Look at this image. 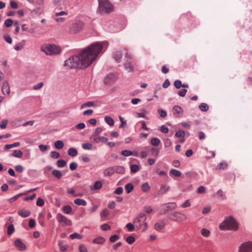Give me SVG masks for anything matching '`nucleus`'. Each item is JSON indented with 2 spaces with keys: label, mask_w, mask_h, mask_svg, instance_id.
<instances>
[{
  "label": "nucleus",
  "mask_w": 252,
  "mask_h": 252,
  "mask_svg": "<svg viewBox=\"0 0 252 252\" xmlns=\"http://www.w3.org/2000/svg\"><path fill=\"white\" fill-rule=\"evenodd\" d=\"M103 43L95 42L84 49L78 55L72 56L65 61L64 65L69 68H86L96 59L103 49Z\"/></svg>",
  "instance_id": "obj_1"
},
{
  "label": "nucleus",
  "mask_w": 252,
  "mask_h": 252,
  "mask_svg": "<svg viewBox=\"0 0 252 252\" xmlns=\"http://www.w3.org/2000/svg\"><path fill=\"white\" fill-rule=\"evenodd\" d=\"M146 220L147 216L145 214L140 213L138 214L133 220L135 228L138 230L142 229L143 231H145L148 227Z\"/></svg>",
  "instance_id": "obj_2"
},
{
  "label": "nucleus",
  "mask_w": 252,
  "mask_h": 252,
  "mask_svg": "<svg viewBox=\"0 0 252 252\" xmlns=\"http://www.w3.org/2000/svg\"><path fill=\"white\" fill-rule=\"evenodd\" d=\"M219 227L221 230H236L238 228V226L234 218L229 217L226 218L220 224Z\"/></svg>",
  "instance_id": "obj_3"
},
{
  "label": "nucleus",
  "mask_w": 252,
  "mask_h": 252,
  "mask_svg": "<svg viewBox=\"0 0 252 252\" xmlns=\"http://www.w3.org/2000/svg\"><path fill=\"white\" fill-rule=\"evenodd\" d=\"M41 50L47 55L52 56L57 55L61 52V48L54 44H47L42 46Z\"/></svg>",
  "instance_id": "obj_4"
},
{
  "label": "nucleus",
  "mask_w": 252,
  "mask_h": 252,
  "mask_svg": "<svg viewBox=\"0 0 252 252\" xmlns=\"http://www.w3.org/2000/svg\"><path fill=\"white\" fill-rule=\"evenodd\" d=\"M98 11L101 13H109L113 10V6L108 0H98Z\"/></svg>",
  "instance_id": "obj_5"
},
{
  "label": "nucleus",
  "mask_w": 252,
  "mask_h": 252,
  "mask_svg": "<svg viewBox=\"0 0 252 252\" xmlns=\"http://www.w3.org/2000/svg\"><path fill=\"white\" fill-rule=\"evenodd\" d=\"M84 27V23L82 21H78L73 23L69 27V32L71 34H75L81 32Z\"/></svg>",
  "instance_id": "obj_6"
},
{
  "label": "nucleus",
  "mask_w": 252,
  "mask_h": 252,
  "mask_svg": "<svg viewBox=\"0 0 252 252\" xmlns=\"http://www.w3.org/2000/svg\"><path fill=\"white\" fill-rule=\"evenodd\" d=\"M169 217L170 220L177 222L185 220L187 218L185 214L176 211L171 213Z\"/></svg>",
  "instance_id": "obj_7"
},
{
  "label": "nucleus",
  "mask_w": 252,
  "mask_h": 252,
  "mask_svg": "<svg viewBox=\"0 0 252 252\" xmlns=\"http://www.w3.org/2000/svg\"><path fill=\"white\" fill-rule=\"evenodd\" d=\"M238 252H252V242L242 243L239 247Z\"/></svg>",
  "instance_id": "obj_8"
},
{
  "label": "nucleus",
  "mask_w": 252,
  "mask_h": 252,
  "mask_svg": "<svg viewBox=\"0 0 252 252\" xmlns=\"http://www.w3.org/2000/svg\"><path fill=\"white\" fill-rule=\"evenodd\" d=\"M57 219L58 222L63 225H71V221L65 216L59 213L57 215Z\"/></svg>",
  "instance_id": "obj_9"
},
{
  "label": "nucleus",
  "mask_w": 252,
  "mask_h": 252,
  "mask_svg": "<svg viewBox=\"0 0 252 252\" xmlns=\"http://www.w3.org/2000/svg\"><path fill=\"white\" fill-rule=\"evenodd\" d=\"M117 80L116 76L113 74H108L104 79V83L106 85L114 84Z\"/></svg>",
  "instance_id": "obj_10"
},
{
  "label": "nucleus",
  "mask_w": 252,
  "mask_h": 252,
  "mask_svg": "<svg viewBox=\"0 0 252 252\" xmlns=\"http://www.w3.org/2000/svg\"><path fill=\"white\" fill-rule=\"evenodd\" d=\"M170 187L168 185L162 184L160 186L159 189L157 193L155 194V196L157 197L159 195H162L169 191Z\"/></svg>",
  "instance_id": "obj_11"
},
{
  "label": "nucleus",
  "mask_w": 252,
  "mask_h": 252,
  "mask_svg": "<svg viewBox=\"0 0 252 252\" xmlns=\"http://www.w3.org/2000/svg\"><path fill=\"white\" fill-rule=\"evenodd\" d=\"M1 92L3 95H8L10 93V86L7 81H5L2 85Z\"/></svg>",
  "instance_id": "obj_12"
},
{
  "label": "nucleus",
  "mask_w": 252,
  "mask_h": 252,
  "mask_svg": "<svg viewBox=\"0 0 252 252\" xmlns=\"http://www.w3.org/2000/svg\"><path fill=\"white\" fill-rule=\"evenodd\" d=\"M173 112L176 117H180L183 113V110L180 106L176 105L173 108Z\"/></svg>",
  "instance_id": "obj_13"
},
{
  "label": "nucleus",
  "mask_w": 252,
  "mask_h": 252,
  "mask_svg": "<svg viewBox=\"0 0 252 252\" xmlns=\"http://www.w3.org/2000/svg\"><path fill=\"white\" fill-rule=\"evenodd\" d=\"M14 244L20 251H25L26 249V245L19 239L15 240L14 241Z\"/></svg>",
  "instance_id": "obj_14"
},
{
  "label": "nucleus",
  "mask_w": 252,
  "mask_h": 252,
  "mask_svg": "<svg viewBox=\"0 0 252 252\" xmlns=\"http://www.w3.org/2000/svg\"><path fill=\"white\" fill-rule=\"evenodd\" d=\"M163 213H165L166 212L170 210L175 209L177 207V205L174 202L168 203L164 205H163Z\"/></svg>",
  "instance_id": "obj_15"
},
{
  "label": "nucleus",
  "mask_w": 252,
  "mask_h": 252,
  "mask_svg": "<svg viewBox=\"0 0 252 252\" xmlns=\"http://www.w3.org/2000/svg\"><path fill=\"white\" fill-rule=\"evenodd\" d=\"M165 223L164 220H160L155 224V228L158 231H160L164 227Z\"/></svg>",
  "instance_id": "obj_16"
},
{
  "label": "nucleus",
  "mask_w": 252,
  "mask_h": 252,
  "mask_svg": "<svg viewBox=\"0 0 252 252\" xmlns=\"http://www.w3.org/2000/svg\"><path fill=\"white\" fill-rule=\"evenodd\" d=\"M18 214L23 218H26L31 215V212L29 210L23 209L18 211Z\"/></svg>",
  "instance_id": "obj_17"
},
{
  "label": "nucleus",
  "mask_w": 252,
  "mask_h": 252,
  "mask_svg": "<svg viewBox=\"0 0 252 252\" xmlns=\"http://www.w3.org/2000/svg\"><path fill=\"white\" fill-rule=\"evenodd\" d=\"M113 58L115 60L118 62L120 63L121 61V59L122 58V53L120 51H117L113 53Z\"/></svg>",
  "instance_id": "obj_18"
},
{
  "label": "nucleus",
  "mask_w": 252,
  "mask_h": 252,
  "mask_svg": "<svg viewBox=\"0 0 252 252\" xmlns=\"http://www.w3.org/2000/svg\"><path fill=\"white\" fill-rule=\"evenodd\" d=\"M124 65L125 69L128 72H131L134 71V67L131 63L126 61L124 63Z\"/></svg>",
  "instance_id": "obj_19"
},
{
  "label": "nucleus",
  "mask_w": 252,
  "mask_h": 252,
  "mask_svg": "<svg viewBox=\"0 0 252 252\" xmlns=\"http://www.w3.org/2000/svg\"><path fill=\"white\" fill-rule=\"evenodd\" d=\"M114 169L113 167H111L108 168H106L104 171V175L105 176H110L112 175L114 173Z\"/></svg>",
  "instance_id": "obj_20"
},
{
  "label": "nucleus",
  "mask_w": 252,
  "mask_h": 252,
  "mask_svg": "<svg viewBox=\"0 0 252 252\" xmlns=\"http://www.w3.org/2000/svg\"><path fill=\"white\" fill-rule=\"evenodd\" d=\"M102 184L101 181H97L94 182V185L91 187L92 190H95L100 189L102 187Z\"/></svg>",
  "instance_id": "obj_21"
},
{
  "label": "nucleus",
  "mask_w": 252,
  "mask_h": 252,
  "mask_svg": "<svg viewBox=\"0 0 252 252\" xmlns=\"http://www.w3.org/2000/svg\"><path fill=\"white\" fill-rule=\"evenodd\" d=\"M74 203L78 205H81V206H86L87 205L86 201L83 199L80 198H76L74 200Z\"/></svg>",
  "instance_id": "obj_22"
},
{
  "label": "nucleus",
  "mask_w": 252,
  "mask_h": 252,
  "mask_svg": "<svg viewBox=\"0 0 252 252\" xmlns=\"http://www.w3.org/2000/svg\"><path fill=\"white\" fill-rule=\"evenodd\" d=\"M20 145V143L18 142L14 143L12 144H7V145H5L4 149L5 150H8L10 149H11V148H13L14 147H19Z\"/></svg>",
  "instance_id": "obj_23"
},
{
  "label": "nucleus",
  "mask_w": 252,
  "mask_h": 252,
  "mask_svg": "<svg viewBox=\"0 0 252 252\" xmlns=\"http://www.w3.org/2000/svg\"><path fill=\"white\" fill-rule=\"evenodd\" d=\"M114 169V172H116L119 174H123L125 172V168L124 167L121 166H113Z\"/></svg>",
  "instance_id": "obj_24"
},
{
  "label": "nucleus",
  "mask_w": 252,
  "mask_h": 252,
  "mask_svg": "<svg viewBox=\"0 0 252 252\" xmlns=\"http://www.w3.org/2000/svg\"><path fill=\"white\" fill-rule=\"evenodd\" d=\"M95 106V103L93 101H87L84 103L81 106L82 109L85 108V107H91Z\"/></svg>",
  "instance_id": "obj_25"
},
{
  "label": "nucleus",
  "mask_w": 252,
  "mask_h": 252,
  "mask_svg": "<svg viewBox=\"0 0 252 252\" xmlns=\"http://www.w3.org/2000/svg\"><path fill=\"white\" fill-rule=\"evenodd\" d=\"M25 44V41L23 40L22 42L18 43L14 46V49L17 50H21L24 48Z\"/></svg>",
  "instance_id": "obj_26"
},
{
  "label": "nucleus",
  "mask_w": 252,
  "mask_h": 252,
  "mask_svg": "<svg viewBox=\"0 0 252 252\" xmlns=\"http://www.w3.org/2000/svg\"><path fill=\"white\" fill-rule=\"evenodd\" d=\"M105 240L104 238L102 237H98L96 238L93 240V243L97 244H102L104 243Z\"/></svg>",
  "instance_id": "obj_27"
},
{
  "label": "nucleus",
  "mask_w": 252,
  "mask_h": 252,
  "mask_svg": "<svg viewBox=\"0 0 252 252\" xmlns=\"http://www.w3.org/2000/svg\"><path fill=\"white\" fill-rule=\"evenodd\" d=\"M11 156L14 157L21 158L23 156V153L20 150H15L14 152L11 154Z\"/></svg>",
  "instance_id": "obj_28"
},
{
  "label": "nucleus",
  "mask_w": 252,
  "mask_h": 252,
  "mask_svg": "<svg viewBox=\"0 0 252 252\" xmlns=\"http://www.w3.org/2000/svg\"><path fill=\"white\" fill-rule=\"evenodd\" d=\"M150 186L147 182L143 184L141 187L142 190L144 192H148L150 190Z\"/></svg>",
  "instance_id": "obj_29"
},
{
  "label": "nucleus",
  "mask_w": 252,
  "mask_h": 252,
  "mask_svg": "<svg viewBox=\"0 0 252 252\" xmlns=\"http://www.w3.org/2000/svg\"><path fill=\"white\" fill-rule=\"evenodd\" d=\"M52 174L58 179H60L62 177V173L61 171L58 170H54L52 172Z\"/></svg>",
  "instance_id": "obj_30"
},
{
  "label": "nucleus",
  "mask_w": 252,
  "mask_h": 252,
  "mask_svg": "<svg viewBox=\"0 0 252 252\" xmlns=\"http://www.w3.org/2000/svg\"><path fill=\"white\" fill-rule=\"evenodd\" d=\"M106 123L110 126H113L114 125V121L113 119L109 116H106L104 118Z\"/></svg>",
  "instance_id": "obj_31"
},
{
  "label": "nucleus",
  "mask_w": 252,
  "mask_h": 252,
  "mask_svg": "<svg viewBox=\"0 0 252 252\" xmlns=\"http://www.w3.org/2000/svg\"><path fill=\"white\" fill-rule=\"evenodd\" d=\"M55 147L58 149H61L63 147L64 144L62 140H58L55 142Z\"/></svg>",
  "instance_id": "obj_32"
},
{
  "label": "nucleus",
  "mask_w": 252,
  "mask_h": 252,
  "mask_svg": "<svg viewBox=\"0 0 252 252\" xmlns=\"http://www.w3.org/2000/svg\"><path fill=\"white\" fill-rule=\"evenodd\" d=\"M200 233L203 236L205 237H208L210 235V231L206 228H202L200 231Z\"/></svg>",
  "instance_id": "obj_33"
},
{
  "label": "nucleus",
  "mask_w": 252,
  "mask_h": 252,
  "mask_svg": "<svg viewBox=\"0 0 252 252\" xmlns=\"http://www.w3.org/2000/svg\"><path fill=\"white\" fill-rule=\"evenodd\" d=\"M99 135H96L94 133H93L91 135V136L90 137V139L93 142H94L96 143H99Z\"/></svg>",
  "instance_id": "obj_34"
},
{
  "label": "nucleus",
  "mask_w": 252,
  "mask_h": 252,
  "mask_svg": "<svg viewBox=\"0 0 252 252\" xmlns=\"http://www.w3.org/2000/svg\"><path fill=\"white\" fill-rule=\"evenodd\" d=\"M134 187L131 183H128L125 186V189L127 193H130L133 189Z\"/></svg>",
  "instance_id": "obj_35"
},
{
  "label": "nucleus",
  "mask_w": 252,
  "mask_h": 252,
  "mask_svg": "<svg viewBox=\"0 0 252 252\" xmlns=\"http://www.w3.org/2000/svg\"><path fill=\"white\" fill-rule=\"evenodd\" d=\"M160 143V140L158 138H152L151 140V143L154 146H158Z\"/></svg>",
  "instance_id": "obj_36"
},
{
  "label": "nucleus",
  "mask_w": 252,
  "mask_h": 252,
  "mask_svg": "<svg viewBox=\"0 0 252 252\" xmlns=\"http://www.w3.org/2000/svg\"><path fill=\"white\" fill-rule=\"evenodd\" d=\"M169 174L176 177H180L181 175V172L180 171L174 169L170 170Z\"/></svg>",
  "instance_id": "obj_37"
},
{
  "label": "nucleus",
  "mask_w": 252,
  "mask_h": 252,
  "mask_svg": "<svg viewBox=\"0 0 252 252\" xmlns=\"http://www.w3.org/2000/svg\"><path fill=\"white\" fill-rule=\"evenodd\" d=\"M68 155L71 157H75L77 156L78 152L76 149L73 148H70L68 150Z\"/></svg>",
  "instance_id": "obj_38"
},
{
  "label": "nucleus",
  "mask_w": 252,
  "mask_h": 252,
  "mask_svg": "<svg viewBox=\"0 0 252 252\" xmlns=\"http://www.w3.org/2000/svg\"><path fill=\"white\" fill-rule=\"evenodd\" d=\"M63 210L64 213L69 214L71 213L72 209L70 206L66 205L63 207Z\"/></svg>",
  "instance_id": "obj_39"
},
{
  "label": "nucleus",
  "mask_w": 252,
  "mask_h": 252,
  "mask_svg": "<svg viewBox=\"0 0 252 252\" xmlns=\"http://www.w3.org/2000/svg\"><path fill=\"white\" fill-rule=\"evenodd\" d=\"M126 228H127L128 231L129 232H132L135 229V226L134 225V223L132 224L131 223H128L126 225Z\"/></svg>",
  "instance_id": "obj_40"
},
{
  "label": "nucleus",
  "mask_w": 252,
  "mask_h": 252,
  "mask_svg": "<svg viewBox=\"0 0 252 252\" xmlns=\"http://www.w3.org/2000/svg\"><path fill=\"white\" fill-rule=\"evenodd\" d=\"M199 109L202 111H207L209 109L208 105L205 103H202L199 106Z\"/></svg>",
  "instance_id": "obj_41"
},
{
  "label": "nucleus",
  "mask_w": 252,
  "mask_h": 252,
  "mask_svg": "<svg viewBox=\"0 0 252 252\" xmlns=\"http://www.w3.org/2000/svg\"><path fill=\"white\" fill-rule=\"evenodd\" d=\"M38 147H39V150L42 152H44L47 151L50 148V146L49 145H43V144L39 145L38 146Z\"/></svg>",
  "instance_id": "obj_42"
},
{
  "label": "nucleus",
  "mask_w": 252,
  "mask_h": 252,
  "mask_svg": "<svg viewBox=\"0 0 252 252\" xmlns=\"http://www.w3.org/2000/svg\"><path fill=\"white\" fill-rule=\"evenodd\" d=\"M82 147L85 150H91L93 148V145L91 143H85L82 144Z\"/></svg>",
  "instance_id": "obj_43"
},
{
  "label": "nucleus",
  "mask_w": 252,
  "mask_h": 252,
  "mask_svg": "<svg viewBox=\"0 0 252 252\" xmlns=\"http://www.w3.org/2000/svg\"><path fill=\"white\" fill-rule=\"evenodd\" d=\"M140 168L139 166L136 164H132L130 166V170L132 173H136L139 171Z\"/></svg>",
  "instance_id": "obj_44"
},
{
  "label": "nucleus",
  "mask_w": 252,
  "mask_h": 252,
  "mask_svg": "<svg viewBox=\"0 0 252 252\" xmlns=\"http://www.w3.org/2000/svg\"><path fill=\"white\" fill-rule=\"evenodd\" d=\"M66 164V162L63 159H60L57 161V165L59 167H64Z\"/></svg>",
  "instance_id": "obj_45"
},
{
  "label": "nucleus",
  "mask_w": 252,
  "mask_h": 252,
  "mask_svg": "<svg viewBox=\"0 0 252 252\" xmlns=\"http://www.w3.org/2000/svg\"><path fill=\"white\" fill-rule=\"evenodd\" d=\"M185 135V132L184 130H179L176 132L175 136L179 138H184Z\"/></svg>",
  "instance_id": "obj_46"
},
{
  "label": "nucleus",
  "mask_w": 252,
  "mask_h": 252,
  "mask_svg": "<svg viewBox=\"0 0 252 252\" xmlns=\"http://www.w3.org/2000/svg\"><path fill=\"white\" fill-rule=\"evenodd\" d=\"M69 238L71 239H81L82 238V236L77 233H74L70 234L69 236Z\"/></svg>",
  "instance_id": "obj_47"
},
{
  "label": "nucleus",
  "mask_w": 252,
  "mask_h": 252,
  "mask_svg": "<svg viewBox=\"0 0 252 252\" xmlns=\"http://www.w3.org/2000/svg\"><path fill=\"white\" fill-rule=\"evenodd\" d=\"M135 241V238L132 236H129L126 238V242L129 244H133Z\"/></svg>",
  "instance_id": "obj_48"
},
{
  "label": "nucleus",
  "mask_w": 252,
  "mask_h": 252,
  "mask_svg": "<svg viewBox=\"0 0 252 252\" xmlns=\"http://www.w3.org/2000/svg\"><path fill=\"white\" fill-rule=\"evenodd\" d=\"M121 154L125 157H128L131 156L133 154V152L129 150H124L122 151Z\"/></svg>",
  "instance_id": "obj_49"
},
{
  "label": "nucleus",
  "mask_w": 252,
  "mask_h": 252,
  "mask_svg": "<svg viewBox=\"0 0 252 252\" xmlns=\"http://www.w3.org/2000/svg\"><path fill=\"white\" fill-rule=\"evenodd\" d=\"M158 113L161 118H165L167 116L166 111L162 109H158Z\"/></svg>",
  "instance_id": "obj_50"
},
{
  "label": "nucleus",
  "mask_w": 252,
  "mask_h": 252,
  "mask_svg": "<svg viewBox=\"0 0 252 252\" xmlns=\"http://www.w3.org/2000/svg\"><path fill=\"white\" fill-rule=\"evenodd\" d=\"M174 85L177 89H180L181 87H182L183 84L180 80H177L175 81Z\"/></svg>",
  "instance_id": "obj_51"
},
{
  "label": "nucleus",
  "mask_w": 252,
  "mask_h": 252,
  "mask_svg": "<svg viewBox=\"0 0 252 252\" xmlns=\"http://www.w3.org/2000/svg\"><path fill=\"white\" fill-rule=\"evenodd\" d=\"M51 157L53 158H58L60 157V154L56 151H53L50 154Z\"/></svg>",
  "instance_id": "obj_52"
},
{
  "label": "nucleus",
  "mask_w": 252,
  "mask_h": 252,
  "mask_svg": "<svg viewBox=\"0 0 252 252\" xmlns=\"http://www.w3.org/2000/svg\"><path fill=\"white\" fill-rule=\"evenodd\" d=\"M79 250L80 252H88L86 246L82 244L79 245Z\"/></svg>",
  "instance_id": "obj_53"
},
{
  "label": "nucleus",
  "mask_w": 252,
  "mask_h": 252,
  "mask_svg": "<svg viewBox=\"0 0 252 252\" xmlns=\"http://www.w3.org/2000/svg\"><path fill=\"white\" fill-rule=\"evenodd\" d=\"M36 204L38 206L42 207L44 204V201L42 198H38L36 202Z\"/></svg>",
  "instance_id": "obj_54"
},
{
  "label": "nucleus",
  "mask_w": 252,
  "mask_h": 252,
  "mask_svg": "<svg viewBox=\"0 0 252 252\" xmlns=\"http://www.w3.org/2000/svg\"><path fill=\"white\" fill-rule=\"evenodd\" d=\"M13 22V21L10 19H7L4 21V25L6 27H10L12 26Z\"/></svg>",
  "instance_id": "obj_55"
},
{
  "label": "nucleus",
  "mask_w": 252,
  "mask_h": 252,
  "mask_svg": "<svg viewBox=\"0 0 252 252\" xmlns=\"http://www.w3.org/2000/svg\"><path fill=\"white\" fill-rule=\"evenodd\" d=\"M151 152L153 156L158 157L159 154V151L158 149H157L155 148H152L151 149Z\"/></svg>",
  "instance_id": "obj_56"
},
{
  "label": "nucleus",
  "mask_w": 252,
  "mask_h": 252,
  "mask_svg": "<svg viewBox=\"0 0 252 252\" xmlns=\"http://www.w3.org/2000/svg\"><path fill=\"white\" fill-rule=\"evenodd\" d=\"M14 231V227L13 224H10L8 226L7 228V233L9 235L12 234Z\"/></svg>",
  "instance_id": "obj_57"
},
{
  "label": "nucleus",
  "mask_w": 252,
  "mask_h": 252,
  "mask_svg": "<svg viewBox=\"0 0 252 252\" xmlns=\"http://www.w3.org/2000/svg\"><path fill=\"white\" fill-rule=\"evenodd\" d=\"M164 145L165 147H169L172 145V142L169 139L166 138L164 140Z\"/></svg>",
  "instance_id": "obj_58"
},
{
  "label": "nucleus",
  "mask_w": 252,
  "mask_h": 252,
  "mask_svg": "<svg viewBox=\"0 0 252 252\" xmlns=\"http://www.w3.org/2000/svg\"><path fill=\"white\" fill-rule=\"evenodd\" d=\"M227 166V164L225 162H220L218 165V168L219 169H224Z\"/></svg>",
  "instance_id": "obj_59"
},
{
  "label": "nucleus",
  "mask_w": 252,
  "mask_h": 252,
  "mask_svg": "<svg viewBox=\"0 0 252 252\" xmlns=\"http://www.w3.org/2000/svg\"><path fill=\"white\" fill-rule=\"evenodd\" d=\"M141 113H138V117H142V118L146 119L147 118L145 115L147 113V110L143 109L141 110Z\"/></svg>",
  "instance_id": "obj_60"
},
{
  "label": "nucleus",
  "mask_w": 252,
  "mask_h": 252,
  "mask_svg": "<svg viewBox=\"0 0 252 252\" xmlns=\"http://www.w3.org/2000/svg\"><path fill=\"white\" fill-rule=\"evenodd\" d=\"M187 92V90L186 89H183L179 91V92L178 93V94L180 96L184 97L186 95Z\"/></svg>",
  "instance_id": "obj_61"
},
{
  "label": "nucleus",
  "mask_w": 252,
  "mask_h": 252,
  "mask_svg": "<svg viewBox=\"0 0 252 252\" xmlns=\"http://www.w3.org/2000/svg\"><path fill=\"white\" fill-rule=\"evenodd\" d=\"M43 86V83L42 82H40L33 87V89L34 90H38L40 89Z\"/></svg>",
  "instance_id": "obj_62"
},
{
  "label": "nucleus",
  "mask_w": 252,
  "mask_h": 252,
  "mask_svg": "<svg viewBox=\"0 0 252 252\" xmlns=\"http://www.w3.org/2000/svg\"><path fill=\"white\" fill-rule=\"evenodd\" d=\"M4 40L8 43L11 44L12 42V39L9 35H4L3 36Z\"/></svg>",
  "instance_id": "obj_63"
},
{
  "label": "nucleus",
  "mask_w": 252,
  "mask_h": 252,
  "mask_svg": "<svg viewBox=\"0 0 252 252\" xmlns=\"http://www.w3.org/2000/svg\"><path fill=\"white\" fill-rule=\"evenodd\" d=\"M75 127L77 129H83L85 127V124L83 123H81L77 124Z\"/></svg>",
  "instance_id": "obj_64"
}]
</instances>
